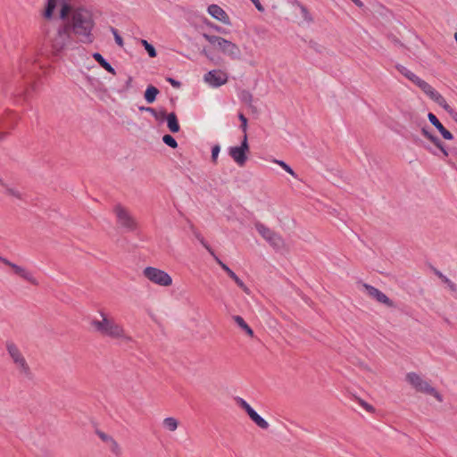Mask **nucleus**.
<instances>
[{"label":"nucleus","instance_id":"13","mask_svg":"<svg viewBox=\"0 0 457 457\" xmlns=\"http://www.w3.org/2000/svg\"><path fill=\"white\" fill-rule=\"evenodd\" d=\"M215 262L220 266V268L228 274V276L232 278L235 283L244 292L249 294V288L245 286L242 279L238 278V276L227 265L225 264L215 253L212 256Z\"/></svg>","mask_w":457,"mask_h":457},{"label":"nucleus","instance_id":"37","mask_svg":"<svg viewBox=\"0 0 457 457\" xmlns=\"http://www.w3.org/2000/svg\"><path fill=\"white\" fill-rule=\"evenodd\" d=\"M0 184L5 187L6 193L8 195H10L12 196H14V197H16L18 199H21V200L23 199L22 198V195L19 191H17L16 189L12 188V187H8L7 185L4 184L2 179H0Z\"/></svg>","mask_w":457,"mask_h":457},{"label":"nucleus","instance_id":"3","mask_svg":"<svg viewBox=\"0 0 457 457\" xmlns=\"http://www.w3.org/2000/svg\"><path fill=\"white\" fill-rule=\"evenodd\" d=\"M102 320H93L91 321L92 327L104 337L111 338H123L126 341H131V337L124 333L123 328L115 322L113 319H109L104 312H101Z\"/></svg>","mask_w":457,"mask_h":457},{"label":"nucleus","instance_id":"45","mask_svg":"<svg viewBox=\"0 0 457 457\" xmlns=\"http://www.w3.org/2000/svg\"><path fill=\"white\" fill-rule=\"evenodd\" d=\"M359 403H360L361 406H362L363 409L366 410L367 411L373 412L375 411V409L372 405L364 402L363 400H359Z\"/></svg>","mask_w":457,"mask_h":457},{"label":"nucleus","instance_id":"18","mask_svg":"<svg viewBox=\"0 0 457 457\" xmlns=\"http://www.w3.org/2000/svg\"><path fill=\"white\" fill-rule=\"evenodd\" d=\"M164 120L167 121V127L171 133H177L180 130V126L177 114L175 112L168 113L166 111L163 113Z\"/></svg>","mask_w":457,"mask_h":457},{"label":"nucleus","instance_id":"21","mask_svg":"<svg viewBox=\"0 0 457 457\" xmlns=\"http://www.w3.org/2000/svg\"><path fill=\"white\" fill-rule=\"evenodd\" d=\"M93 58L99 63V65L104 68L108 72L115 75V69L104 58V56L99 53H94Z\"/></svg>","mask_w":457,"mask_h":457},{"label":"nucleus","instance_id":"16","mask_svg":"<svg viewBox=\"0 0 457 457\" xmlns=\"http://www.w3.org/2000/svg\"><path fill=\"white\" fill-rule=\"evenodd\" d=\"M208 13L214 19L223 22L224 24L229 25L230 20L226 12L217 4H211L208 7Z\"/></svg>","mask_w":457,"mask_h":457},{"label":"nucleus","instance_id":"10","mask_svg":"<svg viewBox=\"0 0 457 457\" xmlns=\"http://www.w3.org/2000/svg\"><path fill=\"white\" fill-rule=\"evenodd\" d=\"M204 80L212 87H219L228 81V75L220 70H212L204 76Z\"/></svg>","mask_w":457,"mask_h":457},{"label":"nucleus","instance_id":"42","mask_svg":"<svg viewBox=\"0 0 457 457\" xmlns=\"http://www.w3.org/2000/svg\"><path fill=\"white\" fill-rule=\"evenodd\" d=\"M235 401L237 403V405L239 407H241L243 410H245V411H247V409H250V407H251V405L241 397H238V396L236 397Z\"/></svg>","mask_w":457,"mask_h":457},{"label":"nucleus","instance_id":"38","mask_svg":"<svg viewBox=\"0 0 457 457\" xmlns=\"http://www.w3.org/2000/svg\"><path fill=\"white\" fill-rule=\"evenodd\" d=\"M438 105H440L442 108H444L447 112L448 110H452L453 108L447 104L444 96L439 94L436 98L434 100Z\"/></svg>","mask_w":457,"mask_h":457},{"label":"nucleus","instance_id":"56","mask_svg":"<svg viewBox=\"0 0 457 457\" xmlns=\"http://www.w3.org/2000/svg\"><path fill=\"white\" fill-rule=\"evenodd\" d=\"M4 137H5V133L0 132V141L3 140Z\"/></svg>","mask_w":457,"mask_h":457},{"label":"nucleus","instance_id":"8","mask_svg":"<svg viewBox=\"0 0 457 457\" xmlns=\"http://www.w3.org/2000/svg\"><path fill=\"white\" fill-rule=\"evenodd\" d=\"M143 273L147 279L159 286L169 287L172 284L171 277L164 270L157 268L146 267Z\"/></svg>","mask_w":457,"mask_h":457},{"label":"nucleus","instance_id":"55","mask_svg":"<svg viewBox=\"0 0 457 457\" xmlns=\"http://www.w3.org/2000/svg\"><path fill=\"white\" fill-rule=\"evenodd\" d=\"M424 147H425L427 150H428L430 153H432L433 154L437 155V153H436V152H435V151H433L430 147H428V146H426V145H424Z\"/></svg>","mask_w":457,"mask_h":457},{"label":"nucleus","instance_id":"4","mask_svg":"<svg viewBox=\"0 0 457 457\" xmlns=\"http://www.w3.org/2000/svg\"><path fill=\"white\" fill-rule=\"evenodd\" d=\"M406 381L417 391L434 396L438 402H443V396L435 387L431 386L427 380H424L419 374L409 372L406 374Z\"/></svg>","mask_w":457,"mask_h":457},{"label":"nucleus","instance_id":"35","mask_svg":"<svg viewBox=\"0 0 457 457\" xmlns=\"http://www.w3.org/2000/svg\"><path fill=\"white\" fill-rule=\"evenodd\" d=\"M162 142L173 149L178 147V143H177L176 139L170 134H165L162 137Z\"/></svg>","mask_w":457,"mask_h":457},{"label":"nucleus","instance_id":"40","mask_svg":"<svg viewBox=\"0 0 457 457\" xmlns=\"http://www.w3.org/2000/svg\"><path fill=\"white\" fill-rule=\"evenodd\" d=\"M111 31L112 33L113 34V37H114V40L116 42V44L120 46H123V39L122 37L119 35V32L118 30L113 28V27H111Z\"/></svg>","mask_w":457,"mask_h":457},{"label":"nucleus","instance_id":"11","mask_svg":"<svg viewBox=\"0 0 457 457\" xmlns=\"http://www.w3.org/2000/svg\"><path fill=\"white\" fill-rule=\"evenodd\" d=\"M367 295L371 298L375 299L377 302L385 304L387 307L393 308L395 307V303L387 297L383 292L374 287L373 286L368 284H362Z\"/></svg>","mask_w":457,"mask_h":457},{"label":"nucleus","instance_id":"51","mask_svg":"<svg viewBox=\"0 0 457 457\" xmlns=\"http://www.w3.org/2000/svg\"><path fill=\"white\" fill-rule=\"evenodd\" d=\"M448 113L453 118V120L457 123V111L454 109L448 110Z\"/></svg>","mask_w":457,"mask_h":457},{"label":"nucleus","instance_id":"20","mask_svg":"<svg viewBox=\"0 0 457 457\" xmlns=\"http://www.w3.org/2000/svg\"><path fill=\"white\" fill-rule=\"evenodd\" d=\"M396 69L402 75H403L409 80L413 82L416 86H419L420 83L422 81L420 78H419L417 75H415L413 72H411L410 70H408L406 67L403 65H396Z\"/></svg>","mask_w":457,"mask_h":457},{"label":"nucleus","instance_id":"49","mask_svg":"<svg viewBox=\"0 0 457 457\" xmlns=\"http://www.w3.org/2000/svg\"><path fill=\"white\" fill-rule=\"evenodd\" d=\"M245 412L248 414L251 420L253 419V416H256V414H258L252 407H250V409H247Z\"/></svg>","mask_w":457,"mask_h":457},{"label":"nucleus","instance_id":"24","mask_svg":"<svg viewBox=\"0 0 457 457\" xmlns=\"http://www.w3.org/2000/svg\"><path fill=\"white\" fill-rule=\"evenodd\" d=\"M6 350L8 352V353L10 354V356L12 357V361H16L17 360H19L21 357H22V354L20 352L19 348L17 347V345L12 342V341H7L6 342Z\"/></svg>","mask_w":457,"mask_h":457},{"label":"nucleus","instance_id":"31","mask_svg":"<svg viewBox=\"0 0 457 457\" xmlns=\"http://www.w3.org/2000/svg\"><path fill=\"white\" fill-rule=\"evenodd\" d=\"M203 37L212 46H217L218 48L220 47V44H221V40H223L224 38L221 37H218V36H213V35H209V34H206V33H204L203 34Z\"/></svg>","mask_w":457,"mask_h":457},{"label":"nucleus","instance_id":"1","mask_svg":"<svg viewBox=\"0 0 457 457\" xmlns=\"http://www.w3.org/2000/svg\"><path fill=\"white\" fill-rule=\"evenodd\" d=\"M60 20L68 25L69 30L73 32L78 41L84 44L94 41L92 29L95 22L89 11L83 8L71 10V5L64 3L60 11Z\"/></svg>","mask_w":457,"mask_h":457},{"label":"nucleus","instance_id":"32","mask_svg":"<svg viewBox=\"0 0 457 457\" xmlns=\"http://www.w3.org/2000/svg\"><path fill=\"white\" fill-rule=\"evenodd\" d=\"M435 274L445 283L452 291L457 290V286L452 282L447 277H445L441 271L435 270Z\"/></svg>","mask_w":457,"mask_h":457},{"label":"nucleus","instance_id":"6","mask_svg":"<svg viewBox=\"0 0 457 457\" xmlns=\"http://www.w3.org/2000/svg\"><path fill=\"white\" fill-rule=\"evenodd\" d=\"M41 66L37 65L36 62H29V60L25 61L20 67V73L22 78L25 79V89L21 92V94H24L26 96L29 95L30 90H35L36 82L32 80L34 76L37 73V70L40 69Z\"/></svg>","mask_w":457,"mask_h":457},{"label":"nucleus","instance_id":"48","mask_svg":"<svg viewBox=\"0 0 457 457\" xmlns=\"http://www.w3.org/2000/svg\"><path fill=\"white\" fill-rule=\"evenodd\" d=\"M211 28H212L214 30H216L219 33H225V29L221 28L220 26H218L216 24L210 23L209 24Z\"/></svg>","mask_w":457,"mask_h":457},{"label":"nucleus","instance_id":"44","mask_svg":"<svg viewBox=\"0 0 457 457\" xmlns=\"http://www.w3.org/2000/svg\"><path fill=\"white\" fill-rule=\"evenodd\" d=\"M241 99L245 103H251L253 99L252 94L247 90H243L241 93Z\"/></svg>","mask_w":457,"mask_h":457},{"label":"nucleus","instance_id":"50","mask_svg":"<svg viewBox=\"0 0 457 457\" xmlns=\"http://www.w3.org/2000/svg\"><path fill=\"white\" fill-rule=\"evenodd\" d=\"M245 412L248 414L251 420L253 419V416H256V414H258L252 407H250V409H247Z\"/></svg>","mask_w":457,"mask_h":457},{"label":"nucleus","instance_id":"47","mask_svg":"<svg viewBox=\"0 0 457 457\" xmlns=\"http://www.w3.org/2000/svg\"><path fill=\"white\" fill-rule=\"evenodd\" d=\"M251 2L254 4L255 8L259 11V12H264V7L263 5L260 3L259 0H251Z\"/></svg>","mask_w":457,"mask_h":457},{"label":"nucleus","instance_id":"5","mask_svg":"<svg viewBox=\"0 0 457 457\" xmlns=\"http://www.w3.org/2000/svg\"><path fill=\"white\" fill-rule=\"evenodd\" d=\"M113 212L116 216L118 226L125 232L137 231V222L127 208L122 206L120 204H117L113 207Z\"/></svg>","mask_w":457,"mask_h":457},{"label":"nucleus","instance_id":"26","mask_svg":"<svg viewBox=\"0 0 457 457\" xmlns=\"http://www.w3.org/2000/svg\"><path fill=\"white\" fill-rule=\"evenodd\" d=\"M234 321L237 323V325L243 329L248 336L251 337H253V330L249 327V325L245 321V320L239 316L235 315L233 316Z\"/></svg>","mask_w":457,"mask_h":457},{"label":"nucleus","instance_id":"39","mask_svg":"<svg viewBox=\"0 0 457 457\" xmlns=\"http://www.w3.org/2000/svg\"><path fill=\"white\" fill-rule=\"evenodd\" d=\"M275 162L278 163L280 167L283 168V170H285L287 173H289L293 177H295V178L297 177L295 172L292 170V168L288 164H287L285 162L276 160Z\"/></svg>","mask_w":457,"mask_h":457},{"label":"nucleus","instance_id":"27","mask_svg":"<svg viewBox=\"0 0 457 457\" xmlns=\"http://www.w3.org/2000/svg\"><path fill=\"white\" fill-rule=\"evenodd\" d=\"M293 5L295 6H297L299 9H300V12H301V14H302V17L303 19L307 22V23H312L313 22V18L312 16L311 15V13L309 12L308 9L306 8V6H304L303 4H301L299 1L297 0H295L293 3Z\"/></svg>","mask_w":457,"mask_h":457},{"label":"nucleus","instance_id":"54","mask_svg":"<svg viewBox=\"0 0 457 457\" xmlns=\"http://www.w3.org/2000/svg\"><path fill=\"white\" fill-rule=\"evenodd\" d=\"M0 262H3L4 264L7 265V266H8V265L10 264V262H11L9 260H7L6 258H4V257H3V256H1V255H0Z\"/></svg>","mask_w":457,"mask_h":457},{"label":"nucleus","instance_id":"17","mask_svg":"<svg viewBox=\"0 0 457 457\" xmlns=\"http://www.w3.org/2000/svg\"><path fill=\"white\" fill-rule=\"evenodd\" d=\"M428 118L430 123L436 128L445 139L452 140L453 138V134L443 126L435 114L429 112L428 114Z\"/></svg>","mask_w":457,"mask_h":457},{"label":"nucleus","instance_id":"30","mask_svg":"<svg viewBox=\"0 0 457 457\" xmlns=\"http://www.w3.org/2000/svg\"><path fill=\"white\" fill-rule=\"evenodd\" d=\"M163 426L170 431H175L178 428L179 422L175 418L168 417L163 420Z\"/></svg>","mask_w":457,"mask_h":457},{"label":"nucleus","instance_id":"25","mask_svg":"<svg viewBox=\"0 0 457 457\" xmlns=\"http://www.w3.org/2000/svg\"><path fill=\"white\" fill-rule=\"evenodd\" d=\"M159 94V89L154 86H148L145 91L144 97L146 103L152 104L156 100V96Z\"/></svg>","mask_w":457,"mask_h":457},{"label":"nucleus","instance_id":"7","mask_svg":"<svg viewBox=\"0 0 457 457\" xmlns=\"http://www.w3.org/2000/svg\"><path fill=\"white\" fill-rule=\"evenodd\" d=\"M254 227L258 233L270 244L271 247L276 250H280L285 246V242L282 237L270 229L261 222H256Z\"/></svg>","mask_w":457,"mask_h":457},{"label":"nucleus","instance_id":"12","mask_svg":"<svg viewBox=\"0 0 457 457\" xmlns=\"http://www.w3.org/2000/svg\"><path fill=\"white\" fill-rule=\"evenodd\" d=\"M219 49L232 60H239L241 57V50L239 47L229 40L223 39Z\"/></svg>","mask_w":457,"mask_h":457},{"label":"nucleus","instance_id":"53","mask_svg":"<svg viewBox=\"0 0 457 457\" xmlns=\"http://www.w3.org/2000/svg\"><path fill=\"white\" fill-rule=\"evenodd\" d=\"M356 6L361 8L364 6V4L361 0H351Z\"/></svg>","mask_w":457,"mask_h":457},{"label":"nucleus","instance_id":"36","mask_svg":"<svg viewBox=\"0 0 457 457\" xmlns=\"http://www.w3.org/2000/svg\"><path fill=\"white\" fill-rule=\"evenodd\" d=\"M259 428L262 429H267L269 428V423L259 414H256V416H253V419L252 420Z\"/></svg>","mask_w":457,"mask_h":457},{"label":"nucleus","instance_id":"34","mask_svg":"<svg viewBox=\"0 0 457 457\" xmlns=\"http://www.w3.org/2000/svg\"><path fill=\"white\" fill-rule=\"evenodd\" d=\"M16 365H18L21 371L23 373H25L26 375H29L30 373V370H29V367L26 361V360L24 359V357H21L19 360H17L16 361H13Z\"/></svg>","mask_w":457,"mask_h":457},{"label":"nucleus","instance_id":"14","mask_svg":"<svg viewBox=\"0 0 457 457\" xmlns=\"http://www.w3.org/2000/svg\"><path fill=\"white\" fill-rule=\"evenodd\" d=\"M96 434L99 436V438L104 442L105 444L108 445L111 452L116 456V457H120L122 453V451H121V448L120 446V445L118 444V442L111 436L107 435L106 433L101 431V430H96Z\"/></svg>","mask_w":457,"mask_h":457},{"label":"nucleus","instance_id":"43","mask_svg":"<svg viewBox=\"0 0 457 457\" xmlns=\"http://www.w3.org/2000/svg\"><path fill=\"white\" fill-rule=\"evenodd\" d=\"M220 151V146L219 145H215L212 148V162L216 163L219 153Z\"/></svg>","mask_w":457,"mask_h":457},{"label":"nucleus","instance_id":"29","mask_svg":"<svg viewBox=\"0 0 457 457\" xmlns=\"http://www.w3.org/2000/svg\"><path fill=\"white\" fill-rule=\"evenodd\" d=\"M57 0H47L46 8L43 12V16L47 20L46 21H50L49 20L52 18L54 11L56 8Z\"/></svg>","mask_w":457,"mask_h":457},{"label":"nucleus","instance_id":"19","mask_svg":"<svg viewBox=\"0 0 457 457\" xmlns=\"http://www.w3.org/2000/svg\"><path fill=\"white\" fill-rule=\"evenodd\" d=\"M8 266L11 267L13 270V271L15 272V274H17L18 276L23 278L24 279L32 283L33 285L37 284V281L32 276V274L30 272H29L28 270H26L24 268H22L15 263H12V262H10V264Z\"/></svg>","mask_w":457,"mask_h":457},{"label":"nucleus","instance_id":"22","mask_svg":"<svg viewBox=\"0 0 457 457\" xmlns=\"http://www.w3.org/2000/svg\"><path fill=\"white\" fill-rule=\"evenodd\" d=\"M138 109L141 112H149L150 115H153L154 117V119L159 122L164 121V117H163V113L165 112L164 109H161V110L157 111L153 107H146V106H140Z\"/></svg>","mask_w":457,"mask_h":457},{"label":"nucleus","instance_id":"46","mask_svg":"<svg viewBox=\"0 0 457 457\" xmlns=\"http://www.w3.org/2000/svg\"><path fill=\"white\" fill-rule=\"evenodd\" d=\"M167 81L175 88H179L181 86V83L179 80L172 78H168Z\"/></svg>","mask_w":457,"mask_h":457},{"label":"nucleus","instance_id":"15","mask_svg":"<svg viewBox=\"0 0 457 457\" xmlns=\"http://www.w3.org/2000/svg\"><path fill=\"white\" fill-rule=\"evenodd\" d=\"M421 133L442 153L444 157H447L449 155L447 149L438 137L430 133L426 127L421 129Z\"/></svg>","mask_w":457,"mask_h":457},{"label":"nucleus","instance_id":"23","mask_svg":"<svg viewBox=\"0 0 457 457\" xmlns=\"http://www.w3.org/2000/svg\"><path fill=\"white\" fill-rule=\"evenodd\" d=\"M427 96H428L433 101L436 98V96L440 94L436 89H434L428 82L422 79V81L418 86Z\"/></svg>","mask_w":457,"mask_h":457},{"label":"nucleus","instance_id":"2","mask_svg":"<svg viewBox=\"0 0 457 457\" xmlns=\"http://www.w3.org/2000/svg\"><path fill=\"white\" fill-rule=\"evenodd\" d=\"M46 42L50 46L52 53L58 55L64 50L74 46V40L71 36L68 25L62 20L56 24L46 21L42 25Z\"/></svg>","mask_w":457,"mask_h":457},{"label":"nucleus","instance_id":"41","mask_svg":"<svg viewBox=\"0 0 457 457\" xmlns=\"http://www.w3.org/2000/svg\"><path fill=\"white\" fill-rule=\"evenodd\" d=\"M238 118L241 121L240 129L244 132V135H246V129H247V119L243 113L238 114Z\"/></svg>","mask_w":457,"mask_h":457},{"label":"nucleus","instance_id":"52","mask_svg":"<svg viewBox=\"0 0 457 457\" xmlns=\"http://www.w3.org/2000/svg\"><path fill=\"white\" fill-rule=\"evenodd\" d=\"M132 78L129 77L126 80L125 90H128L131 87Z\"/></svg>","mask_w":457,"mask_h":457},{"label":"nucleus","instance_id":"9","mask_svg":"<svg viewBox=\"0 0 457 457\" xmlns=\"http://www.w3.org/2000/svg\"><path fill=\"white\" fill-rule=\"evenodd\" d=\"M249 152V144L247 141V135H244L240 145L230 146L228 148V154L233 161L240 167L245 166L247 161V153Z\"/></svg>","mask_w":457,"mask_h":457},{"label":"nucleus","instance_id":"57","mask_svg":"<svg viewBox=\"0 0 457 457\" xmlns=\"http://www.w3.org/2000/svg\"><path fill=\"white\" fill-rule=\"evenodd\" d=\"M202 54H204L205 56L209 57L207 51L205 49H203Z\"/></svg>","mask_w":457,"mask_h":457},{"label":"nucleus","instance_id":"33","mask_svg":"<svg viewBox=\"0 0 457 457\" xmlns=\"http://www.w3.org/2000/svg\"><path fill=\"white\" fill-rule=\"evenodd\" d=\"M141 44L145 47V51L147 52L150 57L154 58L157 55V52L154 46L152 44H150L147 40L141 39Z\"/></svg>","mask_w":457,"mask_h":457},{"label":"nucleus","instance_id":"28","mask_svg":"<svg viewBox=\"0 0 457 457\" xmlns=\"http://www.w3.org/2000/svg\"><path fill=\"white\" fill-rule=\"evenodd\" d=\"M191 230L195 238L202 244V245L210 253L212 256H214V252L210 245L204 240L201 233L192 225Z\"/></svg>","mask_w":457,"mask_h":457}]
</instances>
